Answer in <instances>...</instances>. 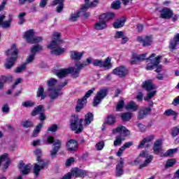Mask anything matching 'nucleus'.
I'll use <instances>...</instances> for the list:
<instances>
[{"label":"nucleus","instance_id":"nucleus-9","mask_svg":"<svg viewBox=\"0 0 179 179\" xmlns=\"http://www.w3.org/2000/svg\"><path fill=\"white\" fill-rule=\"evenodd\" d=\"M136 41H138V43H141L143 47H149L150 45H152V43H153V36H147L145 38L142 36H138Z\"/></svg>","mask_w":179,"mask_h":179},{"label":"nucleus","instance_id":"nucleus-38","mask_svg":"<svg viewBox=\"0 0 179 179\" xmlns=\"http://www.w3.org/2000/svg\"><path fill=\"white\" fill-rule=\"evenodd\" d=\"M125 24V19H118L113 23V27L115 29H120Z\"/></svg>","mask_w":179,"mask_h":179},{"label":"nucleus","instance_id":"nucleus-54","mask_svg":"<svg viewBox=\"0 0 179 179\" xmlns=\"http://www.w3.org/2000/svg\"><path fill=\"white\" fill-rule=\"evenodd\" d=\"M35 57L36 55L31 53V55H29L24 64H26V65H29V64H33Z\"/></svg>","mask_w":179,"mask_h":179},{"label":"nucleus","instance_id":"nucleus-3","mask_svg":"<svg viewBox=\"0 0 179 179\" xmlns=\"http://www.w3.org/2000/svg\"><path fill=\"white\" fill-rule=\"evenodd\" d=\"M141 157L145 158V162L143 164H141V163H142V159ZM152 160H153V156L149 155L147 151H143L139 154V157L136 159L134 162H129V164H130V166H138V164H141L139 169H143V167H147L150 163H152Z\"/></svg>","mask_w":179,"mask_h":179},{"label":"nucleus","instance_id":"nucleus-2","mask_svg":"<svg viewBox=\"0 0 179 179\" xmlns=\"http://www.w3.org/2000/svg\"><path fill=\"white\" fill-rule=\"evenodd\" d=\"M34 154L36 156H38L36 159L38 163L34 164L33 173L35 177H38V176H40V171H41V170H44V168L46 167L47 162L41 159V150L36 149L34 151Z\"/></svg>","mask_w":179,"mask_h":179},{"label":"nucleus","instance_id":"nucleus-32","mask_svg":"<svg viewBox=\"0 0 179 179\" xmlns=\"http://www.w3.org/2000/svg\"><path fill=\"white\" fill-rule=\"evenodd\" d=\"M43 113H44V106L43 105H39L34 108L31 115H32V117H36V115H38V114H41Z\"/></svg>","mask_w":179,"mask_h":179},{"label":"nucleus","instance_id":"nucleus-19","mask_svg":"<svg viewBox=\"0 0 179 179\" xmlns=\"http://www.w3.org/2000/svg\"><path fill=\"white\" fill-rule=\"evenodd\" d=\"M124 159L120 158L119 163L116 166V177H121L124 174Z\"/></svg>","mask_w":179,"mask_h":179},{"label":"nucleus","instance_id":"nucleus-47","mask_svg":"<svg viewBox=\"0 0 179 179\" xmlns=\"http://www.w3.org/2000/svg\"><path fill=\"white\" fill-rule=\"evenodd\" d=\"M41 128H43V123H40L36 127L32 134L33 138H36L38 135L40 131H41Z\"/></svg>","mask_w":179,"mask_h":179},{"label":"nucleus","instance_id":"nucleus-8","mask_svg":"<svg viewBox=\"0 0 179 179\" xmlns=\"http://www.w3.org/2000/svg\"><path fill=\"white\" fill-rule=\"evenodd\" d=\"M73 177L76 178H85L87 176V171L79 168H73L71 170Z\"/></svg>","mask_w":179,"mask_h":179},{"label":"nucleus","instance_id":"nucleus-55","mask_svg":"<svg viewBox=\"0 0 179 179\" xmlns=\"http://www.w3.org/2000/svg\"><path fill=\"white\" fill-rule=\"evenodd\" d=\"M121 1L120 0L115 1H114L111 6L113 8V9H120V8H121Z\"/></svg>","mask_w":179,"mask_h":179},{"label":"nucleus","instance_id":"nucleus-43","mask_svg":"<svg viewBox=\"0 0 179 179\" xmlns=\"http://www.w3.org/2000/svg\"><path fill=\"white\" fill-rule=\"evenodd\" d=\"M27 68V64L23 63L20 66H17L16 69L14 70L15 73H22V72H24L26 69Z\"/></svg>","mask_w":179,"mask_h":179},{"label":"nucleus","instance_id":"nucleus-22","mask_svg":"<svg viewBox=\"0 0 179 179\" xmlns=\"http://www.w3.org/2000/svg\"><path fill=\"white\" fill-rule=\"evenodd\" d=\"M17 59L16 57L11 58L8 57L6 59V63L4 64V66L6 69H12L14 65H16V61Z\"/></svg>","mask_w":179,"mask_h":179},{"label":"nucleus","instance_id":"nucleus-13","mask_svg":"<svg viewBox=\"0 0 179 179\" xmlns=\"http://www.w3.org/2000/svg\"><path fill=\"white\" fill-rule=\"evenodd\" d=\"M69 73H72V67H69L68 69H62L57 70L55 72V75H57V76L60 79H62V78H66V76L69 75Z\"/></svg>","mask_w":179,"mask_h":179},{"label":"nucleus","instance_id":"nucleus-42","mask_svg":"<svg viewBox=\"0 0 179 179\" xmlns=\"http://www.w3.org/2000/svg\"><path fill=\"white\" fill-rule=\"evenodd\" d=\"M93 114L92 113H88L87 115H85V124L90 125L93 121Z\"/></svg>","mask_w":179,"mask_h":179},{"label":"nucleus","instance_id":"nucleus-23","mask_svg":"<svg viewBox=\"0 0 179 179\" xmlns=\"http://www.w3.org/2000/svg\"><path fill=\"white\" fill-rule=\"evenodd\" d=\"M113 134H124L126 136H128L131 134V132L125 127L120 126L113 130Z\"/></svg>","mask_w":179,"mask_h":179},{"label":"nucleus","instance_id":"nucleus-11","mask_svg":"<svg viewBox=\"0 0 179 179\" xmlns=\"http://www.w3.org/2000/svg\"><path fill=\"white\" fill-rule=\"evenodd\" d=\"M152 141H155V135H150L144 138L138 145V149H142L143 146H145V148H150V142Z\"/></svg>","mask_w":179,"mask_h":179},{"label":"nucleus","instance_id":"nucleus-16","mask_svg":"<svg viewBox=\"0 0 179 179\" xmlns=\"http://www.w3.org/2000/svg\"><path fill=\"white\" fill-rule=\"evenodd\" d=\"M162 19H171L173 17V11L169 8H164L160 10Z\"/></svg>","mask_w":179,"mask_h":179},{"label":"nucleus","instance_id":"nucleus-29","mask_svg":"<svg viewBox=\"0 0 179 179\" xmlns=\"http://www.w3.org/2000/svg\"><path fill=\"white\" fill-rule=\"evenodd\" d=\"M24 37L26 39L27 42L31 44L33 39L34 38V31H33V29L27 31L24 34Z\"/></svg>","mask_w":179,"mask_h":179},{"label":"nucleus","instance_id":"nucleus-56","mask_svg":"<svg viewBox=\"0 0 179 179\" xmlns=\"http://www.w3.org/2000/svg\"><path fill=\"white\" fill-rule=\"evenodd\" d=\"M164 115L170 116V115H174V117H177L178 114L176 113V111L173 110L172 109H168L164 112Z\"/></svg>","mask_w":179,"mask_h":179},{"label":"nucleus","instance_id":"nucleus-30","mask_svg":"<svg viewBox=\"0 0 179 179\" xmlns=\"http://www.w3.org/2000/svg\"><path fill=\"white\" fill-rule=\"evenodd\" d=\"M115 17V14L113 13H104L99 16V20H105V22H108V20H111V19H114Z\"/></svg>","mask_w":179,"mask_h":179},{"label":"nucleus","instance_id":"nucleus-33","mask_svg":"<svg viewBox=\"0 0 179 179\" xmlns=\"http://www.w3.org/2000/svg\"><path fill=\"white\" fill-rule=\"evenodd\" d=\"M58 80L55 78H51L49 80L47 81L48 90H51L52 89H57L55 85H57Z\"/></svg>","mask_w":179,"mask_h":179},{"label":"nucleus","instance_id":"nucleus-59","mask_svg":"<svg viewBox=\"0 0 179 179\" xmlns=\"http://www.w3.org/2000/svg\"><path fill=\"white\" fill-rule=\"evenodd\" d=\"M171 135L173 138L179 135V127H173L171 129Z\"/></svg>","mask_w":179,"mask_h":179},{"label":"nucleus","instance_id":"nucleus-57","mask_svg":"<svg viewBox=\"0 0 179 179\" xmlns=\"http://www.w3.org/2000/svg\"><path fill=\"white\" fill-rule=\"evenodd\" d=\"M103 60L95 59L92 61V64L94 66H99V68H103Z\"/></svg>","mask_w":179,"mask_h":179},{"label":"nucleus","instance_id":"nucleus-10","mask_svg":"<svg viewBox=\"0 0 179 179\" xmlns=\"http://www.w3.org/2000/svg\"><path fill=\"white\" fill-rule=\"evenodd\" d=\"M113 75H117L119 78H125L128 75V70L124 66H120L113 71Z\"/></svg>","mask_w":179,"mask_h":179},{"label":"nucleus","instance_id":"nucleus-44","mask_svg":"<svg viewBox=\"0 0 179 179\" xmlns=\"http://www.w3.org/2000/svg\"><path fill=\"white\" fill-rule=\"evenodd\" d=\"M94 90H96V88L92 87L91 90H89L86 94H85V96L82 98V99L87 103V99H89V97H90L92 96V94H93V93H94Z\"/></svg>","mask_w":179,"mask_h":179},{"label":"nucleus","instance_id":"nucleus-50","mask_svg":"<svg viewBox=\"0 0 179 179\" xmlns=\"http://www.w3.org/2000/svg\"><path fill=\"white\" fill-rule=\"evenodd\" d=\"M41 50H43V46L38 44L31 48V52L36 55V53L38 52V51H41Z\"/></svg>","mask_w":179,"mask_h":179},{"label":"nucleus","instance_id":"nucleus-53","mask_svg":"<svg viewBox=\"0 0 179 179\" xmlns=\"http://www.w3.org/2000/svg\"><path fill=\"white\" fill-rule=\"evenodd\" d=\"M79 15H80V11H76L75 13L71 15L69 20L71 22H76L79 17Z\"/></svg>","mask_w":179,"mask_h":179},{"label":"nucleus","instance_id":"nucleus-12","mask_svg":"<svg viewBox=\"0 0 179 179\" xmlns=\"http://www.w3.org/2000/svg\"><path fill=\"white\" fill-rule=\"evenodd\" d=\"M85 66H87V64L86 62L80 63H76V69L72 68L71 73L74 78H78L79 76V73L80 72V70L83 69V68H85Z\"/></svg>","mask_w":179,"mask_h":179},{"label":"nucleus","instance_id":"nucleus-63","mask_svg":"<svg viewBox=\"0 0 179 179\" xmlns=\"http://www.w3.org/2000/svg\"><path fill=\"white\" fill-rule=\"evenodd\" d=\"M22 105L23 107H33V106H34V102H32L31 101H27L23 102Z\"/></svg>","mask_w":179,"mask_h":179},{"label":"nucleus","instance_id":"nucleus-7","mask_svg":"<svg viewBox=\"0 0 179 179\" xmlns=\"http://www.w3.org/2000/svg\"><path fill=\"white\" fill-rule=\"evenodd\" d=\"M68 85V81H64L62 85H59L58 88H53L52 90H48V92H49V97L50 100H55L59 96H62V92H61V89L62 87H65Z\"/></svg>","mask_w":179,"mask_h":179},{"label":"nucleus","instance_id":"nucleus-20","mask_svg":"<svg viewBox=\"0 0 179 179\" xmlns=\"http://www.w3.org/2000/svg\"><path fill=\"white\" fill-rule=\"evenodd\" d=\"M150 111H152V109L150 108H144L143 109H141L138 112L137 118L138 120H143L144 118H146L148 114H150Z\"/></svg>","mask_w":179,"mask_h":179},{"label":"nucleus","instance_id":"nucleus-64","mask_svg":"<svg viewBox=\"0 0 179 179\" xmlns=\"http://www.w3.org/2000/svg\"><path fill=\"white\" fill-rule=\"evenodd\" d=\"M174 164H176V160H174V159H169L166 162V167H173V166H174Z\"/></svg>","mask_w":179,"mask_h":179},{"label":"nucleus","instance_id":"nucleus-40","mask_svg":"<svg viewBox=\"0 0 179 179\" xmlns=\"http://www.w3.org/2000/svg\"><path fill=\"white\" fill-rule=\"evenodd\" d=\"M157 93V91L152 90V91L148 92L147 94V96L144 97V100L145 101H150V99H153L155 96H156V94Z\"/></svg>","mask_w":179,"mask_h":179},{"label":"nucleus","instance_id":"nucleus-62","mask_svg":"<svg viewBox=\"0 0 179 179\" xmlns=\"http://www.w3.org/2000/svg\"><path fill=\"white\" fill-rule=\"evenodd\" d=\"M104 148V141H100L96 144V149L97 150H103Z\"/></svg>","mask_w":179,"mask_h":179},{"label":"nucleus","instance_id":"nucleus-21","mask_svg":"<svg viewBox=\"0 0 179 179\" xmlns=\"http://www.w3.org/2000/svg\"><path fill=\"white\" fill-rule=\"evenodd\" d=\"M170 50H177V48H179V34H177L173 39L171 41L170 45H169Z\"/></svg>","mask_w":179,"mask_h":179},{"label":"nucleus","instance_id":"nucleus-45","mask_svg":"<svg viewBox=\"0 0 179 179\" xmlns=\"http://www.w3.org/2000/svg\"><path fill=\"white\" fill-rule=\"evenodd\" d=\"M121 118L124 122L130 121L132 118V115L129 113H124L121 114Z\"/></svg>","mask_w":179,"mask_h":179},{"label":"nucleus","instance_id":"nucleus-39","mask_svg":"<svg viewBox=\"0 0 179 179\" xmlns=\"http://www.w3.org/2000/svg\"><path fill=\"white\" fill-rule=\"evenodd\" d=\"M12 79H13V78L10 76L8 77L2 76V80H0V90H2V89L5 87V82H7V80L12 82Z\"/></svg>","mask_w":179,"mask_h":179},{"label":"nucleus","instance_id":"nucleus-17","mask_svg":"<svg viewBox=\"0 0 179 179\" xmlns=\"http://www.w3.org/2000/svg\"><path fill=\"white\" fill-rule=\"evenodd\" d=\"M6 55L10 57V58H15L17 59V54H19V50L16 48V45H13L10 49L6 52Z\"/></svg>","mask_w":179,"mask_h":179},{"label":"nucleus","instance_id":"nucleus-51","mask_svg":"<svg viewBox=\"0 0 179 179\" xmlns=\"http://www.w3.org/2000/svg\"><path fill=\"white\" fill-rule=\"evenodd\" d=\"M115 121H116L115 116L113 115H110L109 116H108L106 119V124H108V125H113L115 124Z\"/></svg>","mask_w":179,"mask_h":179},{"label":"nucleus","instance_id":"nucleus-48","mask_svg":"<svg viewBox=\"0 0 179 179\" xmlns=\"http://www.w3.org/2000/svg\"><path fill=\"white\" fill-rule=\"evenodd\" d=\"M53 40L57 43L62 44V39H61V33L60 32H53L52 34Z\"/></svg>","mask_w":179,"mask_h":179},{"label":"nucleus","instance_id":"nucleus-41","mask_svg":"<svg viewBox=\"0 0 179 179\" xmlns=\"http://www.w3.org/2000/svg\"><path fill=\"white\" fill-rule=\"evenodd\" d=\"M65 52V48L58 47L53 50L51 51V54H54V55H62Z\"/></svg>","mask_w":179,"mask_h":179},{"label":"nucleus","instance_id":"nucleus-60","mask_svg":"<svg viewBox=\"0 0 179 179\" xmlns=\"http://www.w3.org/2000/svg\"><path fill=\"white\" fill-rule=\"evenodd\" d=\"M58 131V125L52 124L48 128V132H57Z\"/></svg>","mask_w":179,"mask_h":179},{"label":"nucleus","instance_id":"nucleus-49","mask_svg":"<svg viewBox=\"0 0 179 179\" xmlns=\"http://www.w3.org/2000/svg\"><path fill=\"white\" fill-rule=\"evenodd\" d=\"M123 141H125L124 138L121 137V136H117L113 143L114 146H120L122 144Z\"/></svg>","mask_w":179,"mask_h":179},{"label":"nucleus","instance_id":"nucleus-5","mask_svg":"<svg viewBox=\"0 0 179 179\" xmlns=\"http://www.w3.org/2000/svg\"><path fill=\"white\" fill-rule=\"evenodd\" d=\"M47 143L53 144L52 149L50 150V157L52 159H55L58 152H59V149H61L62 146V141L59 139H57L54 141V137L49 136L47 138Z\"/></svg>","mask_w":179,"mask_h":179},{"label":"nucleus","instance_id":"nucleus-46","mask_svg":"<svg viewBox=\"0 0 179 179\" xmlns=\"http://www.w3.org/2000/svg\"><path fill=\"white\" fill-rule=\"evenodd\" d=\"M59 44H62L60 42H57V41H54L52 40V41H50V44L48 45V48H49V50H55V48H57L58 47V45H59Z\"/></svg>","mask_w":179,"mask_h":179},{"label":"nucleus","instance_id":"nucleus-15","mask_svg":"<svg viewBox=\"0 0 179 179\" xmlns=\"http://www.w3.org/2000/svg\"><path fill=\"white\" fill-rule=\"evenodd\" d=\"M66 148L69 152H76L78 150V141L73 139L69 140L66 144Z\"/></svg>","mask_w":179,"mask_h":179},{"label":"nucleus","instance_id":"nucleus-1","mask_svg":"<svg viewBox=\"0 0 179 179\" xmlns=\"http://www.w3.org/2000/svg\"><path fill=\"white\" fill-rule=\"evenodd\" d=\"M161 60L162 56L159 55L156 57V54L152 53L148 58L146 59L148 64L145 69L147 71H153V69H155V66H157L155 72L159 73V72H162V69L163 68L162 65H159Z\"/></svg>","mask_w":179,"mask_h":179},{"label":"nucleus","instance_id":"nucleus-61","mask_svg":"<svg viewBox=\"0 0 179 179\" xmlns=\"http://www.w3.org/2000/svg\"><path fill=\"white\" fill-rule=\"evenodd\" d=\"M41 41H43V37L34 36V39H32V42H31V44H36L37 43H41Z\"/></svg>","mask_w":179,"mask_h":179},{"label":"nucleus","instance_id":"nucleus-14","mask_svg":"<svg viewBox=\"0 0 179 179\" xmlns=\"http://www.w3.org/2000/svg\"><path fill=\"white\" fill-rule=\"evenodd\" d=\"M146 55H148V53L141 55L133 54L131 64L132 65H135L138 64V62H142V61H145V59H146Z\"/></svg>","mask_w":179,"mask_h":179},{"label":"nucleus","instance_id":"nucleus-6","mask_svg":"<svg viewBox=\"0 0 179 179\" xmlns=\"http://www.w3.org/2000/svg\"><path fill=\"white\" fill-rule=\"evenodd\" d=\"M108 94V90L107 88H102L97 92L96 96L94 97L93 106L97 107L98 104L101 103V101Z\"/></svg>","mask_w":179,"mask_h":179},{"label":"nucleus","instance_id":"nucleus-24","mask_svg":"<svg viewBox=\"0 0 179 179\" xmlns=\"http://www.w3.org/2000/svg\"><path fill=\"white\" fill-rule=\"evenodd\" d=\"M85 52H79L78 51H71L70 52V58L74 61H80L82 57H83Z\"/></svg>","mask_w":179,"mask_h":179},{"label":"nucleus","instance_id":"nucleus-58","mask_svg":"<svg viewBox=\"0 0 179 179\" xmlns=\"http://www.w3.org/2000/svg\"><path fill=\"white\" fill-rule=\"evenodd\" d=\"M22 126L24 128H31V127H33V122L29 120L24 121Z\"/></svg>","mask_w":179,"mask_h":179},{"label":"nucleus","instance_id":"nucleus-28","mask_svg":"<svg viewBox=\"0 0 179 179\" xmlns=\"http://www.w3.org/2000/svg\"><path fill=\"white\" fill-rule=\"evenodd\" d=\"M18 168L20 169L21 173H22L24 176H27V174L30 173V166L26 165L22 162L20 163Z\"/></svg>","mask_w":179,"mask_h":179},{"label":"nucleus","instance_id":"nucleus-34","mask_svg":"<svg viewBox=\"0 0 179 179\" xmlns=\"http://www.w3.org/2000/svg\"><path fill=\"white\" fill-rule=\"evenodd\" d=\"M102 68L105 69H111L113 64H111V57H107L104 62L102 61Z\"/></svg>","mask_w":179,"mask_h":179},{"label":"nucleus","instance_id":"nucleus-18","mask_svg":"<svg viewBox=\"0 0 179 179\" xmlns=\"http://www.w3.org/2000/svg\"><path fill=\"white\" fill-rule=\"evenodd\" d=\"M141 87L145 89L147 92H152L156 89V86L153 85V81L152 80H148L143 83Z\"/></svg>","mask_w":179,"mask_h":179},{"label":"nucleus","instance_id":"nucleus-4","mask_svg":"<svg viewBox=\"0 0 179 179\" xmlns=\"http://www.w3.org/2000/svg\"><path fill=\"white\" fill-rule=\"evenodd\" d=\"M83 119L79 118V116L74 115L70 121V128L71 131H74L75 134H82L83 131Z\"/></svg>","mask_w":179,"mask_h":179},{"label":"nucleus","instance_id":"nucleus-35","mask_svg":"<svg viewBox=\"0 0 179 179\" xmlns=\"http://www.w3.org/2000/svg\"><path fill=\"white\" fill-rule=\"evenodd\" d=\"M139 106L134 101H130L127 106V110H131V111H138Z\"/></svg>","mask_w":179,"mask_h":179},{"label":"nucleus","instance_id":"nucleus-25","mask_svg":"<svg viewBox=\"0 0 179 179\" xmlns=\"http://www.w3.org/2000/svg\"><path fill=\"white\" fill-rule=\"evenodd\" d=\"M2 20L0 22V26L2 27V29H10V27L12 26V22L13 20L12 15H9L8 20Z\"/></svg>","mask_w":179,"mask_h":179},{"label":"nucleus","instance_id":"nucleus-36","mask_svg":"<svg viewBox=\"0 0 179 179\" xmlns=\"http://www.w3.org/2000/svg\"><path fill=\"white\" fill-rule=\"evenodd\" d=\"M86 101H85L83 99H78L77 101V106L76 107V113H80V111L83 109V106L86 104Z\"/></svg>","mask_w":179,"mask_h":179},{"label":"nucleus","instance_id":"nucleus-27","mask_svg":"<svg viewBox=\"0 0 179 179\" xmlns=\"http://www.w3.org/2000/svg\"><path fill=\"white\" fill-rule=\"evenodd\" d=\"M55 5H58L56 8L57 13H61L64 9V0H54L52 6H55Z\"/></svg>","mask_w":179,"mask_h":179},{"label":"nucleus","instance_id":"nucleus-52","mask_svg":"<svg viewBox=\"0 0 179 179\" xmlns=\"http://www.w3.org/2000/svg\"><path fill=\"white\" fill-rule=\"evenodd\" d=\"M178 151V148L170 149L164 154V156L165 157H168L169 156H173V155H174V153H177Z\"/></svg>","mask_w":179,"mask_h":179},{"label":"nucleus","instance_id":"nucleus-37","mask_svg":"<svg viewBox=\"0 0 179 179\" xmlns=\"http://www.w3.org/2000/svg\"><path fill=\"white\" fill-rule=\"evenodd\" d=\"M36 97H41V100H44L45 97H47V94L44 92V87L42 86L38 88V91L36 92Z\"/></svg>","mask_w":179,"mask_h":179},{"label":"nucleus","instance_id":"nucleus-31","mask_svg":"<svg viewBox=\"0 0 179 179\" xmlns=\"http://www.w3.org/2000/svg\"><path fill=\"white\" fill-rule=\"evenodd\" d=\"M153 150L155 155H159L162 152V140L158 139L154 143Z\"/></svg>","mask_w":179,"mask_h":179},{"label":"nucleus","instance_id":"nucleus-26","mask_svg":"<svg viewBox=\"0 0 179 179\" xmlns=\"http://www.w3.org/2000/svg\"><path fill=\"white\" fill-rule=\"evenodd\" d=\"M107 22L103 20H100V21L97 22L94 25L95 30H104V29H107Z\"/></svg>","mask_w":179,"mask_h":179}]
</instances>
